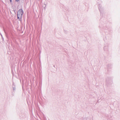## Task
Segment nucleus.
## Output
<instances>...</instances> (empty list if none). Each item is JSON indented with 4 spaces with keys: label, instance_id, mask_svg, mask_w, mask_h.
I'll return each mask as SVG.
<instances>
[{
    "label": "nucleus",
    "instance_id": "obj_3",
    "mask_svg": "<svg viewBox=\"0 0 120 120\" xmlns=\"http://www.w3.org/2000/svg\"><path fill=\"white\" fill-rule=\"evenodd\" d=\"M10 0V2H12L11 0Z\"/></svg>",
    "mask_w": 120,
    "mask_h": 120
},
{
    "label": "nucleus",
    "instance_id": "obj_2",
    "mask_svg": "<svg viewBox=\"0 0 120 120\" xmlns=\"http://www.w3.org/2000/svg\"><path fill=\"white\" fill-rule=\"evenodd\" d=\"M19 0H15L16 1L18 2L19 1Z\"/></svg>",
    "mask_w": 120,
    "mask_h": 120
},
{
    "label": "nucleus",
    "instance_id": "obj_1",
    "mask_svg": "<svg viewBox=\"0 0 120 120\" xmlns=\"http://www.w3.org/2000/svg\"><path fill=\"white\" fill-rule=\"evenodd\" d=\"M23 13V11L22 9H20L19 10L17 14V18L19 19L21 18Z\"/></svg>",
    "mask_w": 120,
    "mask_h": 120
}]
</instances>
